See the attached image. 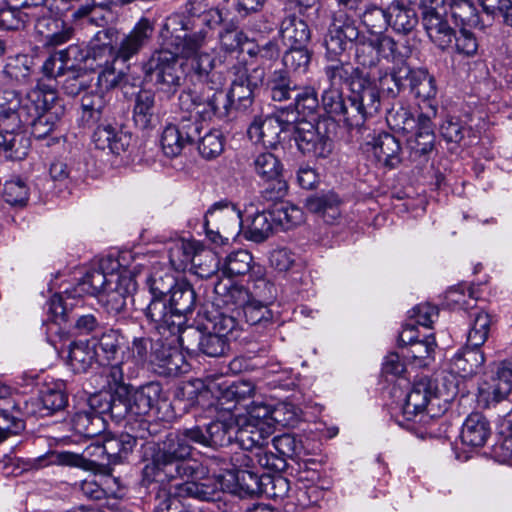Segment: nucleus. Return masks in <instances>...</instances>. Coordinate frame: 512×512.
<instances>
[{"instance_id":"obj_10","label":"nucleus","mask_w":512,"mask_h":512,"mask_svg":"<svg viewBox=\"0 0 512 512\" xmlns=\"http://www.w3.org/2000/svg\"><path fill=\"white\" fill-rule=\"evenodd\" d=\"M182 66L177 53L161 49L154 52L145 63L144 72L159 90L174 93L184 80Z\"/></svg>"},{"instance_id":"obj_45","label":"nucleus","mask_w":512,"mask_h":512,"mask_svg":"<svg viewBox=\"0 0 512 512\" xmlns=\"http://www.w3.org/2000/svg\"><path fill=\"white\" fill-rule=\"evenodd\" d=\"M179 280L167 267H153L146 279V285L152 297L165 298Z\"/></svg>"},{"instance_id":"obj_47","label":"nucleus","mask_w":512,"mask_h":512,"mask_svg":"<svg viewBox=\"0 0 512 512\" xmlns=\"http://www.w3.org/2000/svg\"><path fill=\"white\" fill-rule=\"evenodd\" d=\"M187 17L196 21V27L219 24L222 21L221 12L210 7L206 0H190L186 6Z\"/></svg>"},{"instance_id":"obj_3","label":"nucleus","mask_w":512,"mask_h":512,"mask_svg":"<svg viewBox=\"0 0 512 512\" xmlns=\"http://www.w3.org/2000/svg\"><path fill=\"white\" fill-rule=\"evenodd\" d=\"M201 439L193 427L179 429L167 434L153 454L152 464L158 481H176L196 478L203 472V466L191 462L193 444Z\"/></svg>"},{"instance_id":"obj_36","label":"nucleus","mask_w":512,"mask_h":512,"mask_svg":"<svg viewBox=\"0 0 512 512\" xmlns=\"http://www.w3.org/2000/svg\"><path fill=\"white\" fill-rule=\"evenodd\" d=\"M133 120L139 128L145 130L152 128L157 117L155 114V96L151 91H140L135 99Z\"/></svg>"},{"instance_id":"obj_7","label":"nucleus","mask_w":512,"mask_h":512,"mask_svg":"<svg viewBox=\"0 0 512 512\" xmlns=\"http://www.w3.org/2000/svg\"><path fill=\"white\" fill-rule=\"evenodd\" d=\"M122 383H109L114 388L111 412L121 414L120 406L124 412L132 415H147L156 408L163 398V389L159 382L151 381L138 388Z\"/></svg>"},{"instance_id":"obj_33","label":"nucleus","mask_w":512,"mask_h":512,"mask_svg":"<svg viewBox=\"0 0 512 512\" xmlns=\"http://www.w3.org/2000/svg\"><path fill=\"white\" fill-rule=\"evenodd\" d=\"M227 476L230 477L229 480H226L227 483L231 480L235 481L234 484H230V488L235 489V491H228L229 493H238L242 497H253L263 492L264 474L259 476L251 470L239 469L236 473L228 472Z\"/></svg>"},{"instance_id":"obj_56","label":"nucleus","mask_w":512,"mask_h":512,"mask_svg":"<svg viewBox=\"0 0 512 512\" xmlns=\"http://www.w3.org/2000/svg\"><path fill=\"white\" fill-rule=\"evenodd\" d=\"M198 244L183 239L173 242L168 249L171 266L176 270H185L191 264L193 254Z\"/></svg>"},{"instance_id":"obj_30","label":"nucleus","mask_w":512,"mask_h":512,"mask_svg":"<svg viewBox=\"0 0 512 512\" xmlns=\"http://www.w3.org/2000/svg\"><path fill=\"white\" fill-rule=\"evenodd\" d=\"M485 363V356L480 348L466 344L451 361L452 372L463 378L478 374Z\"/></svg>"},{"instance_id":"obj_24","label":"nucleus","mask_w":512,"mask_h":512,"mask_svg":"<svg viewBox=\"0 0 512 512\" xmlns=\"http://www.w3.org/2000/svg\"><path fill=\"white\" fill-rule=\"evenodd\" d=\"M154 28L150 21L142 18L127 34L113 55V60L128 61L136 55L151 39Z\"/></svg>"},{"instance_id":"obj_46","label":"nucleus","mask_w":512,"mask_h":512,"mask_svg":"<svg viewBox=\"0 0 512 512\" xmlns=\"http://www.w3.org/2000/svg\"><path fill=\"white\" fill-rule=\"evenodd\" d=\"M449 7L451 16L457 25L470 28L483 27L473 0L450 1Z\"/></svg>"},{"instance_id":"obj_59","label":"nucleus","mask_w":512,"mask_h":512,"mask_svg":"<svg viewBox=\"0 0 512 512\" xmlns=\"http://www.w3.org/2000/svg\"><path fill=\"white\" fill-rule=\"evenodd\" d=\"M252 255L246 250L230 253L224 260L222 272L227 277L244 275L251 269Z\"/></svg>"},{"instance_id":"obj_63","label":"nucleus","mask_w":512,"mask_h":512,"mask_svg":"<svg viewBox=\"0 0 512 512\" xmlns=\"http://www.w3.org/2000/svg\"><path fill=\"white\" fill-rule=\"evenodd\" d=\"M170 484L168 488L160 490L157 500L155 512H184V506L181 499L184 496L176 493V481H168Z\"/></svg>"},{"instance_id":"obj_48","label":"nucleus","mask_w":512,"mask_h":512,"mask_svg":"<svg viewBox=\"0 0 512 512\" xmlns=\"http://www.w3.org/2000/svg\"><path fill=\"white\" fill-rule=\"evenodd\" d=\"M74 430L85 437L93 438L105 428L104 419L94 411H79L73 419Z\"/></svg>"},{"instance_id":"obj_15","label":"nucleus","mask_w":512,"mask_h":512,"mask_svg":"<svg viewBox=\"0 0 512 512\" xmlns=\"http://www.w3.org/2000/svg\"><path fill=\"white\" fill-rule=\"evenodd\" d=\"M204 472L203 470L202 474L196 478L178 480L176 493L200 501H216L221 498L222 492L235 491L230 488V483H227L225 475L202 477Z\"/></svg>"},{"instance_id":"obj_53","label":"nucleus","mask_w":512,"mask_h":512,"mask_svg":"<svg viewBox=\"0 0 512 512\" xmlns=\"http://www.w3.org/2000/svg\"><path fill=\"white\" fill-rule=\"evenodd\" d=\"M409 3L419 5L422 9V22L427 32L433 31L435 26L444 21V0H408Z\"/></svg>"},{"instance_id":"obj_43","label":"nucleus","mask_w":512,"mask_h":512,"mask_svg":"<svg viewBox=\"0 0 512 512\" xmlns=\"http://www.w3.org/2000/svg\"><path fill=\"white\" fill-rule=\"evenodd\" d=\"M272 429L259 424L243 421L237 429L236 438L247 450L263 448Z\"/></svg>"},{"instance_id":"obj_44","label":"nucleus","mask_w":512,"mask_h":512,"mask_svg":"<svg viewBox=\"0 0 512 512\" xmlns=\"http://www.w3.org/2000/svg\"><path fill=\"white\" fill-rule=\"evenodd\" d=\"M78 52L79 48L72 45L67 49L57 51L50 55V57L46 59L42 66L43 74L49 79H57L58 77L64 75V71L73 66L68 65L69 61L72 58L74 60L78 59Z\"/></svg>"},{"instance_id":"obj_13","label":"nucleus","mask_w":512,"mask_h":512,"mask_svg":"<svg viewBox=\"0 0 512 512\" xmlns=\"http://www.w3.org/2000/svg\"><path fill=\"white\" fill-rule=\"evenodd\" d=\"M290 135L298 150L310 158H326L332 152V140L311 121L293 119Z\"/></svg>"},{"instance_id":"obj_17","label":"nucleus","mask_w":512,"mask_h":512,"mask_svg":"<svg viewBox=\"0 0 512 512\" xmlns=\"http://www.w3.org/2000/svg\"><path fill=\"white\" fill-rule=\"evenodd\" d=\"M511 390L512 359L501 362L494 374L480 384L477 397L478 404L488 408L506 399Z\"/></svg>"},{"instance_id":"obj_8","label":"nucleus","mask_w":512,"mask_h":512,"mask_svg":"<svg viewBox=\"0 0 512 512\" xmlns=\"http://www.w3.org/2000/svg\"><path fill=\"white\" fill-rule=\"evenodd\" d=\"M404 79L409 80L410 91L415 97L429 101L436 96L435 79L422 68L410 69L406 65L394 67L391 74H380L378 82L382 90L395 97L403 87Z\"/></svg>"},{"instance_id":"obj_32","label":"nucleus","mask_w":512,"mask_h":512,"mask_svg":"<svg viewBox=\"0 0 512 512\" xmlns=\"http://www.w3.org/2000/svg\"><path fill=\"white\" fill-rule=\"evenodd\" d=\"M490 436V426L480 413H471L465 420L461 430V441L470 447H482Z\"/></svg>"},{"instance_id":"obj_49","label":"nucleus","mask_w":512,"mask_h":512,"mask_svg":"<svg viewBox=\"0 0 512 512\" xmlns=\"http://www.w3.org/2000/svg\"><path fill=\"white\" fill-rule=\"evenodd\" d=\"M191 266L193 272L200 278H210L219 269L218 256L214 251L198 244L192 257Z\"/></svg>"},{"instance_id":"obj_34","label":"nucleus","mask_w":512,"mask_h":512,"mask_svg":"<svg viewBox=\"0 0 512 512\" xmlns=\"http://www.w3.org/2000/svg\"><path fill=\"white\" fill-rule=\"evenodd\" d=\"M416 133L407 139L409 148L416 154L429 153L435 142L434 125L429 114H420L417 119Z\"/></svg>"},{"instance_id":"obj_40","label":"nucleus","mask_w":512,"mask_h":512,"mask_svg":"<svg viewBox=\"0 0 512 512\" xmlns=\"http://www.w3.org/2000/svg\"><path fill=\"white\" fill-rule=\"evenodd\" d=\"M281 37L290 47H304L310 40L307 23L297 17H287L281 24Z\"/></svg>"},{"instance_id":"obj_19","label":"nucleus","mask_w":512,"mask_h":512,"mask_svg":"<svg viewBox=\"0 0 512 512\" xmlns=\"http://www.w3.org/2000/svg\"><path fill=\"white\" fill-rule=\"evenodd\" d=\"M178 341L187 350L195 351L198 349L210 357L223 356L229 348V340L219 334L211 330L207 334H203L201 331L191 327L184 328L178 336Z\"/></svg>"},{"instance_id":"obj_16","label":"nucleus","mask_w":512,"mask_h":512,"mask_svg":"<svg viewBox=\"0 0 512 512\" xmlns=\"http://www.w3.org/2000/svg\"><path fill=\"white\" fill-rule=\"evenodd\" d=\"M176 121L175 124H168L161 136L162 150L170 158L179 156L183 149L193 143L201 133L199 122H189L181 116H178Z\"/></svg>"},{"instance_id":"obj_25","label":"nucleus","mask_w":512,"mask_h":512,"mask_svg":"<svg viewBox=\"0 0 512 512\" xmlns=\"http://www.w3.org/2000/svg\"><path fill=\"white\" fill-rule=\"evenodd\" d=\"M136 438L128 433L107 434L103 437L102 447L95 450L106 454L107 466L123 463L136 445Z\"/></svg>"},{"instance_id":"obj_35","label":"nucleus","mask_w":512,"mask_h":512,"mask_svg":"<svg viewBox=\"0 0 512 512\" xmlns=\"http://www.w3.org/2000/svg\"><path fill=\"white\" fill-rule=\"evenodd\" d=\"M388 19L389 26L395 32L404 35L412 32L418 24L415 9L400 1H394L388 6Z\"/></svg>"},{"instance_id":"obj_51","label":"nucleus","mask_w":512,"mask_h":512,"mask_svg":"<svg viewBox=\"0 0 512 512\" xmlns=\"http://www.w3.org/2000/svg\"><path fill=\"white\" fill-rule=\"evenodd\" d=\"M214 290L219 297L218 300L225 306H237L243 309L251 298L248 289L231 282L228 284L217 283Z\"/></svg>"},{"instance_id":"obj_26","label":"nucleus","mask_w":512,"mask_h":512,"mask_svg":"<svg viewBox=\"0 0 512 512\" xmlns=\"http://www.w3.org/2000/svg\"><path fill=\"white\" fill-rule=\"evenodd\" d=\"M92 140L96 148L108 149L111 153L119 155L130 146L131 135L111 124H101L95 129Z\"/></svg>"},{"instance_id":"obj_62","label":"nucleus","mask_w":512,"mask_h":512,"mask_svg":"<svg viewBox=\"0 0 512 512\" xmlns=\"http://www.w3.org/2000/svg\"><path fill=\"white\" fill-rule=\"evenodd\" d=\"M270 304H266L256 299H249L248 303L243 308V313L246 321L250 325H263L272 323L274 314L269 308Z\"/></svg>"},{"instance_id":"obj_58","label":"nucleus","mask_w":512,"mask_h":512,"mask_svg":"<svg viewBox=\"0 0 512 512\" xmlns=\"http://www.w3.org/2000/svg\"><path fill=\"white\" fill-rule=\"evenodd\" d=\"M436 346L435 337L429 335L424 340H418L413 343L408 348L405 357L409 358L415 366L425 367L433 359Z\"/></svg>"},{"instance_id":"obj_61","label":"nucleus","mask_w":512,"mask_h":512,"mask_svg":"<svg viewBox=\"0 0 512 512\" xmlns=\"http://www.w3.org/2000/svg\"><path fill=\"white\" fill-rule=\"evenodd\" d=\"M106 104L104 92H87L81 98L82 119L87 123H95L100 119Z\"/></svg>"},{"instance_id":"obj_27","label":"nucleus","mask_w":512,"mask_h":512,"mask_svg":"<svg viewBox=\"0 0 512 512\" xmlns=\"http://www.w3.org/2000/svg\"><path fill=\"white\" fill-rule=\"evenodd\" d=\"M264 70L254 69L249 76H239L232 82L228 93H225L228 99V109L237 102L243 108L248 107L252 103L255 88L263 81Z\"/></svg>"},{"instance_id":"obj_12","label":"nucleus","mask_w":512,"mask_h":512,"mask_svg":"<svg viewBox=\"0 0 512 512\" xmlns=\"http://www.w3.org/2000/svg\"><path fill=\"white\" fill-rule=\"evenodd\" d=\"M288 116V112L280 111L255 118L247 131L250 140L265 148L275 149L281 141V135L290 136L293 120L288 119Z\"/></svg>"},{"instance_id":"obj_42","label":"nucleus","mask_w":512,"mask_h":512,"mask_svg":"<svg viewBox=\"0 0 512 512\" xmlns=\"http://www.w3.org/2000/svg\"><path fill=\"white\" fill-rule=\"evenodd\" d=\"M339 204L340 200L333 192L310 196L305 202V206L310 212L321 215L328 223L333 222L339 216Z\"/></svg>"},{"instance_id":"obj_54","label":"nucleus","mask_w":512,"mask_h":512,"mask_svg":"<svg viewBox=\"0 0 512 512\" xmlns=\"http://www.w3.org/2000/svg\"><path fill=\"white\" fill-rule=\"evenodd\" d=\"M236 461H241L244 466L250 467V463L254 465V462L262 467L269 470L279 471L285 467V460L279 457L278 454H274L272 451H264L262 448L257 449V452L247 455L240 453L236 455Z\"/></svg>"},{"instance_id":"obj_1","label":"nucleus","mask_w":512,"mask_h":512,"mask_svg":"<svg viewBox=\"0 0 512 512\" xmlns=\"http://www.w3.org/2000/svg\"><path fill=\"white\" fill-rule=\"evenodd\" d=\"M214 66L215 60L208 54L194 58L191 77L203 87L199 91H183L178 98L179 116L189 122H199L201 129L203 121L228 115L224 80L220 73L214 71Z\"/></svg>"},{"instance_id":"obj_39","label":"nucleus","mask_w":512,"mask_h":512,"mask_svg":"<svg viewBox=\"0 0 512 512\" xmlns=\"http://www.w3.org/2000/svg\"><path fill=\"white\" fill-rule=\"evenodd\" d=\"M97 351L88 342L77 341L69 346L68 364L75 373H84L96 361Z\"/></svg>"},{"instance_id":"obj_37","label":"nucleus","mask_w":512,"mask_h":512,"mask_svg":"<svg viewBox=\"0 0 512 512\" xmlns=\"http://www.w3.org/2000/svg\"><path fill=\"white\" fill-rule=\"evenodd\" d=\"M169 303L175 312L186 321V314L192 312L196 303V293L186 280H179L170 291Z\"/></svg>"},{"instance_id":"obj_22","label":"nucleus","mask_w":512,"mask_h":512,"mask_svg":"<svg viewBox=\"0 0 512 512\" xmlns=\"http://www.w3.org/2000/svg\"><path fill=\"white\" fill-rule=\"evenodd\" d=\"M135 287L136 283L130 275H120V277H116L112 286L99 294L98 302L108 314L116 316L124 311L127 299Z\"/></svg>"},{"instance_id":"obj_64","label":"nucleus","mask_w":512,"mask_h":512,"mask_svg":"<svg viewBox=\"0 0 512 512\" xmlns=\"http://www.w3.org/2000/svg\"><path fill=\"white\" fill-rule=\"evenodd\" d=\"M223 149L224 136L217 129L209 130L199 140L198 150L203 158L214 159L223 152Z\"/></svg>"},{"instance_id":"obj_52","label":"nucleus","mask_w":512,"mask_h":512,"mask_svg":"<svg viewBox=\"0 0 512 512\" xmlns=\"http://www.w3.org/2000/svg\"><path fill=\"white\" fill-rule=\"evenodd\" d=\"M124 337L118 330L110 329L102 333L98 339L97 345L94 346L97 355L102 356L110 365L118 362L117 352L121 348Z\"/></svg>"},{"instance_id":"obj_38","label":"nucleus","mask_w":512,"mask_h":512,"mask_svg":"<svg viewBox=\"0 0 512 512\" xmlns=\"http://www.w3.org/2000/svg\"><path fill=\"white\" fill-rule=\"evenodd\" d=\"M121 3V0H90L73 11L75 19L87 18L89 23L103 26L110 16V5Z\"/></svg>"},{"instance_id":"obj_23","label":"nucleus","mask_w":512,"mask_h":512,"mask_svg":"<svg viewBox=\"0 0 512 512\" xmlns=\"http://www.w3.org/2000/svg\"><path fill=\"white\" fill-rule=\"evenodd\" d=\"M359 30L353 20H336L325 38L327 54L334 58L342 54L353 41L358 40Z\"/></svg>"},{"instance_id":"obj_55","label":"nucleus","mask_w":512,"mask_h":512,"mask_svg":"<svg viewBox=\"0 0 512 512\" xmlns=\"http://www.w3.org/2000/svg\"><path fill=\"white\" fill-rule=\"evenodd\" d=\"M386 122L391 130L404 135L412 132L417 126V121L409 109L401 105L392 106L388 110Z\"/></svg>"},{"instance_id":"obj_18","label":"nucleus","mask_w":512,"mask_h":512,"mask_svg":"<svg viewBox=\"0 0 512 512\" xmlns=\"http://www.w3.org/2000/svg\"><path fill=\"white\" fill-rule=\"evenodd\" d=\"M142 310L147 320L161 334L168 332L175 337L184 330L182 328L184 319L175 312L165 298L152 297L149 304Z\"/></svg>"},{"instance_id":"obj_9","label":"nucleus","mask_w":512,"mask_h":512,"mask_svg":"<svg viewBox=\"0 0 512 512\" xmlns=\"http://www.w3.org/2000/svg\"><path fill=\"white\" fill-rule=\"evenodd\" d=\"M242 227L240 210L231 202L214 203L204 217V228L208 239L217 245H223L237 236Z\"/></svg>"},{"instance_id":"obj_28","label":"nucleus","mask_w":512,"mask_h":512,"mask_svg":"<svg viewBox=\"0 0 512 512\" xmlns=\"http://www.w3.org/2000/svg\"><path fill=\"white\" fill-rule=\"evenodd\" d=\"M198 28V30L188 31L183 36L176 35V39L180 40V43L176 44L177 51L189 59L191 69L193 59L203 54H208L214 60L211 54L206 51L211 27L201 26ZM190 74L192 75V71Z\"/></svg>"},{"instance_id":"obj_21","label":"nucleus","mask_w":512,"mask_h":512,"mask_svg":"<svg viewBox=\"0 0 512 512\" xmlns=\"http://www.w3.org/2000/svg\"><path fill=\"white\" fill-rule=\"evenodd\" d=\"M367 153H372L378 163L389 168H395L401 163V145L399 141L387 132L369 135L364 144Z\"/></svg>"},{"instance_id":"obj_31","label":"nucleus","mask_w":512,"mask_h":512,"mask_svg":"<svg viewBox=\"0 0 512 512\" xmlns=\"http://www.w3.org/2000/svg\"><path fill=\"white\" fill-rule=\"evenodd\" d=\"M193 430L197 431L201 437L198 445L217 448L230 444L235 427L231 422L213 421L205 429L193 426Z\"/></svg>"},{"instance_id":"obj_2","label":"nucleus","mask_w":512,"mask_h":512,"mask_svg":"<svg viewBox=\"0 0 512 512\" xmlns=\"http://www.w3.org/2000/svg\"><path fill=\"white\" fill-rule=\"evenodd\" d=\"M325 75L333 85L347 84L350 90L348 102L345 103L343 121L350 128H360L365 120L374 116L380 109V85L378 79L372 78L349 62H340L325 67Z\"/></svg>"},{"instance_id":"obj_41","label":"nucleus","mask_w":512,"mask_h":512,"mask_svg":"<svg viewBox=\"0 0 512 512\" xmlns=\"http://www.w3.org/2000/svg\"><path fill=\"white\" fill-rule=\"evenodd\" d=\"M96 447H102L101 444H92L88 446L85 450V453L90 457H95V459H86L84 456L72 452H59L55 455V462L61 465L73 466V467H81V468H91L97 465H107L106 454H102L95 450Z\"/></svg>"},{"instance_id":"obj_5","label":"nucleus","mask_w":512,"mask_h":512,"mask_svg":"<svg viewBox=\"0 0 512 512\" xmlns=\"http://www.w3.org/2000/svg\"><path fill=\"white\" fill-rule=\"evenodd\" d=\"M176 359H182L177 348L149 337H134L131 344L122 350L120 361L109 366L107 379L109 383H122L125 378L135 377L147 363L172 370L171 365L178 367Z\"/></svg>"},{"instance_id":"obj_20","label":"nucleus","mask_w":512,"mask_h":512,"mask_svg":"<svg viewBox=\"0 0 512 512\" xmlns=\"http://www.w3.org/2000/svg\"><path fill=\"white\" fill-rule=\"evenodd\" d=\"M35 30L46 47H56L68 42L74 32L70 25L46 8L41 9L35 22Z\"/></svg>"},{"instance_id":"obj_29","label":"nucleus","mask_w":512,"mask_h":512,"mask_svg":"<svg viewBox=\"0 0 512 512\" xmlns=\"http://www.w3.org/2000/svg\"><path fill=\"white\" fill-rule=\"evenodd\" d=\"M116 277L120 275H106L103 271L95 269L89 271L72 290H67L65 293L69 298L81 297L84 294L98 298L99 294L113 285Z\"/></svg>"},{"instance_id":"obj_14","label":"nucleus","mask_w":512,"mask_h":512,"mask_svg":"<svg viewBox=\"0 0 512 512\" xmlns=\"http://www.w3.org/2000/svg\"><path fill=\"white\" fill-rule=\"evenodd\" d=\"M6 102L0 103V155L9 160H23L29 152L30 139L21 130L13 128V118Z\"/></svg>"},{"instance_id":"obj_60","label":"nucleus","mask_w":512,"mask_h":512,"mask_svg":"<svg viewBox=\"0 0 512 512\" xmlns=\"http://www.w3.org/2000/svg\"><path fill=\"white\" fill-rule=\"evenodd\" d=\"M377 43L378 58L382 57L391 62L400 64L403 66L404 59L407 57V51L403 52L402 49L406 50L404 45L398 44L392 37L388 35H375Z\"/></svg>"},{"instance_id":"obj_50","label":"nucleus","mask_w":512,"mask_h":512,"mask_svg":"<svg viewBox=\"0 0 512 512\" xmlns=\"http://www.w3.org/2000/svg\"><path fill=\"white\" fill-rule=\"evenodd\" d=\"M268 88L271 98L278 102L291 99L298 90L296 84L291 81L287 71L284 70L273 72L268 81Z\"/></svg>"},{"instance_id":"obj_57","label":"nucleus","mask_w":512,"mask_h":512,"mask_svg":"<svg viewBox=\"0 0 512 512\" xmlns=\"http://www.w3.org/2000/svg\"><path fill=\"white\" fill-rule=\"evenodd\" d=\"M491 324L492 319L487 312H477L468 331L467 344L480 348L488 339Z\"/></svg>"},{"instance_id":"obj_6","label":"nucleus","mask_w":512,"mask_h":512,"mask_svg":"<svg viewBox=\"0 0 512 512\" xmlns=\"http://www.w3.org/2000/svg\"><path fill=\"white\" fill-rule=\"evenodd\" d=\"M436 407H440V397L435 382L427 377L419 378L407 394L396 421L400 426L416 431L428 426L439 415L440 410Z\"/></svg>"},{"instance_id":"obj_11","label":"nucleus","mask_w":512,"mask_h":512,"mask_svg":"<svg viewBox=\"0 0 512 512\" xmlns=\"http://www.w3.org/2000/svg\"><path fill=\"white\" fill-rule=\"evenodd\" d=\"M250 165L262 181L272 183V187L263 191V197L266 200L275 202L287 194L288 186L282 177L283 164L273 152L267 150L255 152Z\"/></svg>"},{"instance_id":"obj_4","label":"nucleus","mask_w":512,"mask_h":512,"mask_svg":"<svg viewBox=\"0 0 512 512\" xmlns=\"http://www.w3.org/2000/svg\"><path fill=\"white\" fill-rule=\"evenodd\" d=\"M56 98L55 90L40 82L24 99H20L15 91L3 93L8 112L12 113L13 128L31 125V133L37 139L47 137L56 126L58 116L52 111Z\"/></svg>"}]
</instances>
